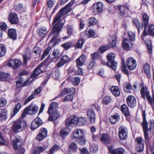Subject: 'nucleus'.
I'll return each instance as SVG.
<instances>
[{
	"label": "nucleus",
	"instance_id": "nucleus-7",
	"mask_svg": "<svg viewBox=\"0 0 154 154\" xmlns=\"http://www.w3.org/2000/svg\"><path fill=\"white\" fill-rule=\"evenodd\" d=\"M115 57L116 55L114 54H108L107 56V59L110 64L109 63H107L106 64V66H109L114 70L116 69L117 65V63L114 60Z\"/></svg>",
	"mask_w": 154,
	"mask_h": 154
},
{
	"label": "nucleus",
	"instance_id": "nucleus-60",
	"mask_svg": "<svg viewBox=\"0 0 154 154\" xmlns=\"http://www.w3.org/2000/svg\"><path fill=\"white\" fill-rule=\"evenodd\" d=\"M128 36L131 41H134L135 40V35L134 33L129 32L128 33Z\"/></svg>",
	"mask_w": 154,
	"mask_h": 154
},
{
	"label": "nucleus",
	"instance_id": "nucleus-14",
	"mask_svg": "<svg viewBox=\"0 0 154 154\" xmlns=\"http://www.w3.org/2000/svg\"><path fill=\"white\" fill-rule=\"evenodd\" d=\"M137 143L136 145V149L139 152H142L144 149V144L143 143V139L141 137H137L136 139Z\"/></svg>",
	"mask_w": 154,
	"mask_h": 154
},
{
	"label": "nucleus",
	"instance_id": "nucleus-32",
	"mask_svg": "<svg viewBox=\"0 0 154 154\" xmlns=\"http://www.w3.org/2000/svg\"><path fill=\"white\" fill-rule=\"evenodd\" d=\"M23 62L24 64H26L27 63L28 60L31 58V52L29 50H27L24 53L23 56Z\"/></svg>",
	"mask_w": 154,
	"mask_h": 154
},
{
	"label": "nucleus",
	"instance_id": "nucleus-56",
	"mask_svg": "<svg viewBox=\"0 0 154 154\" xmlns=\"http://www.w3.org/2000/svg\"><path fill=\"white\" fill-rule=\"evenodd\" d=\"M7 103V100L4 97L0 98V106L1 107H4L5 106Z\"/></svg>",
	"mask_w": 154,
	"mask_h": 154
},
{
	"label": "nucleus",
	"instance_id": "nucleus-11",
	"mask_svg": "<svg viewBox=\"0 0 154 154\" xmlns=\"http://www.w3.org/2000/svg\"><path fill=\"white\" fill-rule=\"evenodd\" d=\"M47 130L45 128H41L39 133L36 137V139L39 141H41L45 138L47 135Z\"/></svg>",
	"mask_w": 154,
	"mask_h": 154
},
{
	"label": "nucleus",
	"instance_id": "nucleus-19",
	"mask_svg": "<svg viewBox=\"0 0 154 154\" xmlns=\"http://www.w3.org/2000/svg\"><path fill=\"white\" fill-rule=\"evenodd\" d=\"M126 101L128 105L131 107H134L136 105V99L133 96H128L127 98Z\"/></svg>",
	"mask_w": 154,
	"mask_h": 154
},
{
	"label": "nucleus",
	"instance_id": "nucleus-35",
	"mask_svg": "<svg viewBox=\"0 0 154 154\" xmlns=\"http://www.w3.org/2000/svg\"><path fill=\"white\" fill-rule=\"evenodd\" d=\"M7 111L4 109H2L0 111V119L5 120L7 117Z\"/></svg>",
	"mask_w": 154,
	"mask_h": 154
},
{
	"label": "nucleus",
	"instance_id": "nucleus-26",
	"mask_svg": "<svg viewBox=\"0 0 154 154\" xmlns=\"http://www.w3.org/2000/svg\"><path fill=\"white\" fill-rule=\"evenodd\" d=\"M120 109L125 116H128L129 115L130 113L128 108L126 104H124L122 105L121 106Z\"/></svg>",
	"mask_w": 154,
	"mask_h": 154
},
{
	"label": "nucleus",
	"instance_id": "nucleus-25",
	"mask_svg": "<svg viewBox=\"0 0 154 154\" xmlns=\"http://www.w3.org/2000/svg\"><path fill=\"white\" fill-rule=\"evenodd\" d=\"M118 113H115L113 115L109 117L110 122L112 124H115L120 119Z\"/></svg>",
	"mask_w": 154,
	"mask_h": 154
},
{
	"label": "nucleus",
	"instance_id": "nucleus-49",
	"mask_svg": "<svg viewBox=\"0 0 154 154\" xmlns=\"http://www.w3.org/2000/svg\"><path fill=\"white\" fill-rule=\"evenodd\" d=\"M75 1V0H71L66 6L61 8L60 10H69V8L74 4ZM69 10H72V9H70Z\"/></svg>",
	"mask_w": 154,
	"mask_h": 154
},
{
	"label": "nucleus",
	"instance_id": "nucleus-44",
	"mask_svg": "<svg viewBox=\"0 0 154 154\" xmlns=\"http://www.w3.org/2000/svg\"><path fill=\"white\" fill-rule=\"evenodd\" d=\"M72 42L71 41L67 42L62 45V46L65 49H68L73 46Z\"/></svg>",
	"mask_w": 154,
	"mask_h": 154
},
{
	"label": "nucleus",
	"instance_id": "nucleus-61",
	"mask_svg": "<svg viewBox=\"0 0 154 154\" xmlns=\"http://www.w3.org/2000/svg\"><path fill=\"white\" fill-rule=\"evenodd\" d=\"M152 98L151 96V99H150V101H148L149 103L151 105L154 111V92H152Z\"/></svg>",
	"mask_w": 154,
	"mask_h": 154
},
{
	"label": "nucleus",
	"instance_id": "nucleus-20",
	"mask_svg": "<svg viewBox=\"0 0 154 154\" xmlns=\"http://www.w3.org/2000/svg\"><path fill=\"white\" fill-rule=\"evenodd\" d=\"M88 117L91 123L95 122L96 119L95 113L92 109H89L87 112Z\"/></svg>",
	"mask_w": 154,
	"mask_h": 154
},
{
	"label": "nucleus",
	"instance_id": "nucleus-3",
	"mask_svg": "<svg viewBox=\"0 0 154 154\" xmlns=\"http://www.w3.org/2000/svg\"><path fill=\"white\" fill-rule=\"evenodd\" d=\"M146 114L145 111H142L143 122L141 123V125L143 131L145 139L146 140L149 139L148 130L149 131L150 133H153L154 131V120H151L149 122V128L148 129V124L146 120Z\"/></svg>",
	"mask_w": 154,
	"mask_h": 154
},
{
	"label": "nucleus",
	"instance_id": "nucleus-45",
	"mask_svg": "<svg viewBox=\"0 0 154 154\" xmlns=\"http://www.w3.org/2000/svg\"><path fill=\"white\" fill-rule=\"evenodd\" d=\"M60 148V146L57 145H54L50 149L49 152V154H53L57 151Z\"/></svg>",
	"mask_w": 154,
	"mask_h": 154
},
{
	"label": "nucleus",
	"instance_id": "nucleus-40",
	"mask_svg": "<svg viewBox=\"0 0 154 154\" xmlns=\"http://www.w3.org/2000/svg\"><path fill=\"white\" fill-rule=\"evenodd\" d=\"M10 77L9 75L7 73L0 72V80L6 81L9 79Z\"/></svg>",
	"mask_w": 154,
	"mask_h": 154
},
{
	"label": "nucleus",
	"instance_id": "nucleus-28",
	"mask_svg": "<svg viewBox=\"0 0 154 154\" xmlns=\"http://www.w3.org/2000/svg\"><path fill=\"white\" fill-rule=\"evenodd\" d=\"M58 107V105L57 103L53 102L49 106L47 112L50 113L52 111H54L55 110H57Z\"/></svg>",
	"mask_w": 154,
	"mask_h": 154
},
{
	"label": "nucleus",
	"instance_id": "nucleus-21",
	"mask_svg": "<svg viewBox=\"0 0 154 154\" xmlns=\"http://www.w3.org/2000/svg\"><path fill=\"white\" fill-rule=\"evenodd\" d=\"M75 92V89L73 88H64L61 91V93L58 95L56 98L62 97L66 94L70 93V94H73Z\"/></svg>",
	"mask_w": 154,
	"mask_h": 154
},
{
	"label": "nucleus",
	"instance_id": "nucleus-4",
	"mask_svg": "<svg viewBox=\"0 0 154 154\" xmlns=\"http://www.w3.org/2000/svg\"><path fill=\"white\" fill-rule=\"evenodd\" d=\"M26 127V122L23 119H19L13 122L11 129L15 133L23 130Z\"/></svg>",
	"mask_w": 154,
	"mask_h": 154
},
{
	"label": "nucleus",
	"instance_id": "nucleus-58",
	"mask_svg": "<svg viewBox=\"0 0 154 154\" xmlns=\"http://www.w3.org/2000/svg\"><path fill=\"white\" fill-rule=\"evenodd\" d=\"M72 94H70L69 95L66 96L63 99V102H65L66 101H72L73 99Z\"/></svg>",
	"mask_w": 154,
	"mask_h": 154
},
{
	"label": "nucleus",
	"instance_id": "nucleus-8",
	"mask_svg": "<svg viewBox=\"0 0 154 154\" xmlns=\"http://www.w3.org/2000/svg\"><path fill=\"white\" fill-rule=\"evenodd\" d=\"M143 20V21L144 29L143 31V33L141 35L140 38L143 39H144L143 35L145 36L148 35L147 32L146 31V27L147 26L149 23V18L147 14L145 13H143L142 15Z\"/></svg>",
	"mask_w": 154,
	"mask_h": 154
},
{
	"label": "nucleus",
	"instance_id": "nucleus-38",
	"mask_svg": "<svg viewBox=\"0 0 154 154\" xmlns=\"http://www.w3.org/2000/svg\"><path fill=\"white\" fill-rule=\"evenodd\" d=\"M22 105L20 103H17L15 105L13 111V114L11 115V116H14L19 111Z\"/></svg>",
	"mask_w": 154,
	"mask_h": 154
},
{
	"label": "nucleus",
	"instance_id": "nucleus-62",
	"mask_svg": "<svg viewBox=\"0 0 154 154\" xmlns=\"http://www.w3.org/2000/svg\"><path fill=\"white\" fill-rule=\"evenodd\" d=\"M55 0H49L47 2V4L48 8H51L54 6Z\"/></svg>",
	"mask_w": 154,
	"mask_h": 154
},
{
	"label": "nucleus",
	"instance_id": "nucleus-18",
	"mask_svg": "<svg viewBox=\"0 0 154 154\" xmlns=\"http://www.w3.org/2000/svg\"><path fill=\"white\" fill-rule=\"evenodd\" d=\"M84 135V132L82 130L76 129L74 131L72 137L73 139L77 140L83 137Z\"/></svg>",
	"mask_w": 154,
	"mask_h": 154
},
{
	"label": "nucleus",
	"instance_id": "nucleus-59",
	"mask_svg": "<svg viewBox=\"0 0 154 154\" xmlns=\"http://www.w3.org/2000/svg\"><path fill=\"white\" fill-rule=\"evenodd\" d=\"M67 27V34L70 35H71L74 31V29L72 26L68 25Z\"/></svg>",
	"mask_w": 154,
	"mask_h": 154
},
{
	"label": "nucleus",
	"instance_id": "nucleus-39",
	"mask_svg": "<svg viewBox=\"0 0 154 154\" xmlns=\"http://www.w3.org/2000/svg\"><path fill=\"white\" fill-rule=\"evenodd\" d=\"M129 5L127 3H126L124 5H119L118 6H113V8L115 9L116 10H117V9L118 10H121V9H127V10H129Z\"/></svg>",
	"mask_w": 154,
	"mask_h": 154
},
{
	"label": "nucleus",
	"instance_id": "nucleus-16",
	"mask_svg": "<svg viewBox=\"0 0 154 154\" xmlns=\"http://www.w3.org/2000/svg\"><path fill=\"white\" fill-rule=\"evenodd\" d=\"M48 113L50 115L48 118V120L51 121L56 120L59 117L60 115V112L58 111L57 110H55L54 111H52L50 113Z\"/></svg>",
	"mask_w": 154,
	"mask_h": 154
},
{
	"label": "nucleus",
	"instance_id": "nucleus-53",
	"mask_svg": "<svg viewBox=\"0 0 154 154\" xmlns=\"http://www.w3.org/2000/svg\"><path fill=\"white\" fill-rule=\"evenodd\" d=\"M51 49V47L50 46H48V48L45 50L43 54L41 57V59L42 60L43 59L45 56L48 54Z\"/></svg>",
	"mask_w": 154,
	"mask_h": 154
},
{
	"label": "nucleus",
	"instance_id": "nucleus-51",
	"mask_svg": "<svg viewBox=\"0 0 154 154\" xmlns=\"http://www.w3.org/2000/svg\"><path fill=\"white\" fill-rule=\"evenodd\" d=\"M148 34L150 35H154V25L153 24H150L148 26ZM147 34H148L147 33Z\"/></svg>",
	"mask_w": 154,
	"mask_h": 154
},
{
	"label": "nucleus",
	"instance_id": "nucleus-63",
	"mask_svg": "<svg viewBox=\"0 0 154 154\" xmlns=\"http://www.w3.org/2000/svg\"><path fill=\"white\" fill-rule=\"evenodd\" d=\"M39 126H40L39 125H38L36 123V122H35L34 121H33L31 125V130H33Z\"/></svg>",
	"mask_w": 154,
	"mask_h": 154
},
{
	"label": "nucleus",
	"instance_id": "nucleus-12",
	"mask_svg": "<svg viewBox=\"0 0 154 154\" xmlns=\"http://www.w3.org/2000/svg\"><path fill=\"white\" fill-rule=\"evenodd\" d=\"M79 122L78 118L75 116H72L70 118L67 119L65 122V124L67 127L71 126L73 125L77 124Z\"/></svg>",
	"mask_w": 154,
	"mask_h": 154
},
{
	"label": "nucleus",
	"instance_id": "nucleus-52",
	"mask_svg": "<svg viewBox=\"0 0 154 154\" xmlns=\"http://www.w3.org/2000/svg\"><path fill=\"white\" fill-rule=\"evenodd\" d=\"M88 26L94 25L97 22V20L94 17H91L89 18L88 21Z\"/></svg>",
	"mask_w": 154,
	"mask_h": 154
},
{
	"label": "nucleus",
	"instance_id": "nucleus-50",
	"mask_svg": "<svg viewBox=\"0 0 154 154\" xmlns=\"http://www.w3.org/2000/svg\"><path fill=\"white\" fill-rule=\"evenodd\" d=\"M70 149L73 152H76L77 149L78 147L75 143L74 142L72 143L69 146Z\"/></svg>",
	"mask_w": 154,
	"mask_h": 154
},
{
	"label": "nucleus",
	"instance_id": "nucleus-47",
	"mask_svg": "<svg viewBox=\"0 0 154 154\" xmlns=\"http://www.w3.org/2000/svg\"><path fill=\"white\" fill-rule=\"evenodd\" d=\"M6 52V48L3 44H0V57L4 56Z\"/></svg>",
	"mask_w": 154,
	"mask_h": 154
},
{
	"label": "nucleus",
	"instance_id": "nucleus-36",
	"mask_svg": "<svg viewBox=\"0 0 154 154\" xmlns=\"http://www.w3.org/2000/svg\"><path fill=\"white\" fill-rule=\"evenodd\" d=\"M103 4L101 2H97L94 3L93 5L94 10H103Z\"/></svg>",
	"mask_w": 154,
	"mask_h": 154
},
{
	"label": "nucleus",
	"instance_id": "nucleus-33",
	"mask_svg": "<svg viewBox=\"0 0 154 154\" xmlns=\"http://www.w3.org/2000/svg\"><path fill=\"white\" fill-rule=\"evenodd\" d=\"M143 69L147 77L150 78L151 77V71L149 65L147 63L143 65Z\"/></svg>",
	"mask_w": 154,
	"mask_h": 154
},
{
	"label": "nucleus",
	"instance_id": "nucleus-30",
	"mask_svg": "<svg viewBox=\"0 0 154 154\" xmlns=\"http://www.w3.org/2000/svg\"><path fill=\"white\" fill-rule=\"evenodd\" d=\"M8 35L10 38L13 40H15L17 38L16 30L15 29H10L8 31Z\"/></svg>",
	"mask_w": 154,
	"mask_h": 154
},
{
	"label": "nucleus",
	"instance_id": "nucleus-24",
	"mask_svg": "<svg viewBox=\"0 0 154 154\" xmlns=\"http://www.w3.org/2000/svg\"><path fill=\"white\" fill-rule=\"evenodd\" d=\"M100 140L101 142L104 144H109L110 142V139L109 135L106 134H100Z\"/></svg>",
	"mask_w": 154,
	"mask_h": 154
},
{
	"label": "nucleus",
	"instance_id": "nucleus-29",
	"mask_svg": "<svg viewBox=\"0 0 154 154\" xmlns=\"http://www.w3.org/2000/svg\"><path fill=\"white\" fill-rule=\"evenodd\" d=\"M48 146H37L35 148L33 154H40L43 152L47 148Z\"/></svg>",
	"mask_w": 154,
	"mask_h": 154
},
{
	"label": "nucleus",
	"instance_id": "nucleus-10",
	"mask_svg": "<svg viewBox=\"0 0 154 154\" xmlns=\"http://www.w3.org/2000/svg\"><path fill=\"white\" fill-rule=\"evenodd\" d=\"M119 137L121 140L126 139L127 137V130L123 126H121L119 129Z\"/></svg>",
	"mask_w": 154,
	"mask_h": 154
},
{
	"label": "nucleus",
	"instance_id": "nucleus-42",
	"mask_svg": "<svg viewBox=\"0 0 154 154\" xmlns=\"http://www.w3.org/2000/svg\"><path fill=\"white\" fill-rule=\"evenodd\" d=\"M124 149L120 147L114 149L112 152V154H124Z\"/></svg>",
	"mask_w": 154,
	"mask_h": 154
},
{
	"label": "nucleus",
	"instance_id": "nucleus-9",
	"mask_svg": "<svg viewBox=\"0 0 154 154\" xmlns=\"http://www.w3.org/2000/svg\"><path fill=\"white\" fill-rule=\"evenodd\" d=\"M141 97L144 99H145L146 97L148 101H150L151 96L148 88L146 86L142 87L140 90Z\"/></svg>",
	"mask_w": 154,
	"mask_h": 154
},
{
	"label": "nucleus",
	"instance_id": "nucleus-22",
	"mask_svg": "<svg viewBox=\"0 0 154 154\" xmlns=\"http://www.w3.org/2000/svg\"><path fill=\"white\" fill-rule=\"evenodd\" d=\"M122 45L123 48L125 50H127L131 48L133 44L131 41L127 38L125 39L123 42Z\"/></svg>",
	"mask_w": 154,
	"mask_h": 154
},
{
	"label": "nucleus",
	"instance_id": "nucleus-27",
	"mask_svg": "<svg viewBox=\"0 0 154 154\" xmlns=\"http://www.w3.org/2000/svg\"><path fill=\"white\" fill-rule=\"evenodd\" d=\"M70 130L69 128H65L61 129L60 132V135L62 138H65L68 134L70 133Z\"/></svg>",
	"mask_w": 154,
	"mask_h": 154
},
{
	"label": "nucleus",
	"instance_id": "nucleus-5",
	"mask_svg": "<svg viewBox=\"0 0 154 154\" xmlns=\"http://www.w3.org/2000/svg\"><path fill=\"white\" fill-rule=\"evenodd\" d=\"M22 142V139L19 136H16L12 141L13 146L15 151H17L18 149L20 148L19 152L17 154H24V153L25 149L20 146Z\"/></svg>",
	"mask_w": 154,
	"mask_h": 154
},
{
	"label": "nucleus",
	"instance_id": "nucleus-13",
	"mask_svg": "<svg viewBox=\"0 0 154 154\" xmlns=\"http://www.w3.org/2000/svg\"><path fill=\"white\" fill-rule=\"evenodd\" d=\"M127 64L128 68L130 70L134 69L136 66L137 63L135 60L132 57L128 59L127 60Z\"/></svg>",
	"mask_w": 154,
	"mask_h": 154
},
{
	"label": "nucleus",
	"instance_id": "nucleus-37",
	"mask_svg": "<svg viewBox=\"0 0 154 154\" xmlns=\"http://www.w3.org/2000/svg\"><path fill=\"white\" fill-rule=\"evenodd\" d=\"M133 23L135 25L137 29L138 32L139 33H140V30H142L143 29V25L142 24L141 26H140V24L139 22L138 19H135L133 20Z\"/></svg>",
	"mask_w": 154,
	"mask_h": 154
},
{
	"label": "nucleus",
	"instance_id": "nucleus-41",
	"mask_svg": "<svg viewBox=\"0 0 154 154\" xmlns=\"http://www.w3.org/2000/svg\"><path fill=\"white\" fill-rule=\"evenodd\" d=\"M95 61L90 59L87 62V66L88 69H90L94 67L95 65Z\"/></svg>",
	"mask_w": 154,
	"mask_h": 154
},
{
	"label": "nucleus",
	"instance_id": "nucleus-15",
	"mask_svg": "<svg viewBox=\"0 0 154 154\" xmlns=\"http://www.w3.org/2000/svg\"><path fill=\"white\" fill-rule=\"evenodd\" d=\"M8 20L11 24H17L19 22L17 16L14 13H11L9 14Z\"/></svg>",
	"mask_w": 154,
	"mask_h": 154
},
{
	"label": "nucleus",
	"instance_id": "nucleus-34",
	"mask_svg": "<svg viewBox=\"0 0 154 154\" xmlns=\"http://www.w3.org/2000/svg\"><path fill=\"white\" fill-rule=\"evenodd\" d=\"M110 89L111 92L115 96H118L120 94V90L118 87L112 86Z\"/></svg>",
	"mask_w": 154,
	"mask_h": 154
},
{
	"label": "nucleus",
	"instance_id": "nucleus-57",
	"mask_svg": "<svg viewBox=\"0 0 154 154\" xmlns=\"http://www.w3.org/2000/svg\"><path fill=\"white\" fill-rule=\"evenodd\" d=\"M121 69L122 71L124 73L127 74H128V71L126 68V66L125 62L122 63L121 67Z\"/></svg>",
	"mask_w": 154,
	"mask_h": 154
},
{
	"label": "nucleus",
	"instance_id": "nucleus-48",
	"mask_svg": "<svg viewBox=\"0 0 154 154\" xmlns=\"http://www.w3.org/2000/svg\"><path fill=\"white\" fill-rule=\"evenodd\" d=\"M38 33L41 37H43L47 32V29L44 27H42L38 29Z\"/></svg>",
	"mask_w": 154,
	"mask_h": 154
},
{
	"label": "nucleus",
	"instance_id": "nucleus-1",
	"mask_svg": "<svg viewBox=\"0 0 154 154\" xmlns=\"http://www.w3.org/2000/svg\"><path fill=\"white\" fill-rule=\"evenodd\" d=\"M71 11L60 10V11L56 15L52 23V24H55L52 30L50 32L48 37V38H49L50 37L53 36L50 41V43H52L58 36L59 32L63 26V24L60 23V19L61 17L69 13Z\"/></svg>",
	"mask_w": 154,
	"mask_h": 154
},
{
	"label": "nucleus",
	"instance_id": "nucleus-31",
	"mask_svg": "<svg viewBox=\"0 0 154 154\" xmlns=\"http://www.w3.org/2000/svg\"><path fill=\"white\" fill-rule=\"evenodd\" d=\"M146 36L147 35L144 36L143 35V38L144 39H142L141 38L142 40H144V41L145 43L146 44V46L148 48V51L150 54H152V46L151 45V41L149 39H147V40H145V39L146 38Z\"/></svg>",
	"mask_w": 154,
	"mask_h": 154
},
{
	"label": "nucleus",
	"instance_id": "nucleus-54",
	"mask_svg": "<svg viewBox=\"0 0 154 154\" xmlns=\"http://www.w3.org/2000/svg\"><path fill=\"white\" fill-rule=\"evenodd\" d=\"M111 100V98L108 96H106L103 97V103L106 105H107L110 102Z\"/></svg>",
	"mask_w": 154,
	"mask_h": 154
},
{
	"label": "nucleus",
	"instance_id": "nucleus-23",
	"mask_svg": "<svg viewBox=\"0 0 154 154\" xmlns=\"http://www.w3.org/2000/svg\"><path fill=\"white\" fill-rule=\"evenodd\" d=\"M86 58V56L82 54L76 61V66L77 67L82 66L85 63Z\"/></svg>",
	"mask_w": 154,
	"mask_h": 154
},
{
	"label": "nucleus",
	"instance_id": "nucleus-43",
	"mask_svg": "<svg viewBox=\"0 0 154 154\" xmlns=\"http://www.w3.org/2000/svg\"><path fill=\"white\" fill-rule=\"evenodd\" d=\"M117 37L116 35H113L111 37L110 44L112 47H115L116 45Z\"/></svg>",
	"mask_w": 154,
	"mask_h": 154
},
{
	"label": "nucleus",
	"instance_id": "nucleus-55",
	"mask_svg": "<svg viewBox=\"0 0 154 154\" xmlns=\"http://www.w3.org/2000/svg\"><path fill=\"white\" fill-rule=\"evenodd\" d=\"M124 87V90L127 92L130 93L132 89V86L130 83H126Z\"/></svg>",
	"mask_w": 154,
	"mask_h": 154
},
{
	"label": "nucleus",
	"instance_id": "nucleus-46",
	"mask_svg": "<svg viewBox=\"0 0 154 154\" xmlns=\"http://www.w3.org/2000/svg\"><path fill=\"white\" fill-rule=\"evenodd\" d=\"M85 43V41L82 39L79 40L75 45V48H82Z\"/></svg>",
	"mask_w": 154,
	"mask_h": 154
},
{
	"label": "nucleus",
	"instance_id": "nucleus-2",
	"mask_svg": "<svg viewBox=\"0 0 154 154\" xmlns=\"http://www.w3.org/2000/svg\"><path fill=\"white\" fill-rule=\"evenodd\" d=\"M43 63H42L39 65L34 70L33 72L31 75L30 77L23 84H22V83L23 80L22 78L19 76L16 77L15 79V81L17 86H20L21 84L22 87H24L27 85L28 83V85L31 83L32 82L35 80V78L42 72V71L40 68L43 66Z\"/></svg>",
	"mask_w": 154,
	"mask_h": 154
},
{
	"label": "nucleus",
	"instance_id": "nucleus-64",
	"mask_svg": "<svg viewBox=\"0 0 154 154\" xmlns=\"http://www.w3.org/2000/svg\"><path fill=\"white\" fill-rule=\"evenodd\" d=\"M91 55L92 57V58L91 59L95 61V60L100 56L99 53L97 52H95L93 54H91Z\"/></svg>",
	"mask_w": 154,
	"mask_h": 154
},
{
	"label": "nucleus",
	"instance_id": "nucleus-17",
	"mask_svg": "<svg viewBox=\"0 0 154 154\" xmlns=\"http://www.w3.org/2000/svg\"><path fill=\"white\" fill-rule=\"evenodd\" d=\"M21 62L18 60H10L8 62V65L12 68L17 69L21 65Z\"/></svg>",
	"mask_w": 154,
	"mask_h": 154
},
{
	"label": "nucleus",
	"instance_id": "nucleus-6",
	"mask_svg": "<svg viewBox=\"0 0 154 154\" xmlns=\"http://www.w3.org/2000/svg\"><path fill=\"white\" fill-rule=\"evenodd\" d=\"M38 108L37 106L34 103H31L23 110L21 115V117L23 119L28 114L33 115L36 114L38 112Z\"/></svg>",
	"mask_w": 154,
	"mask_h": 154
}]
</instances>
